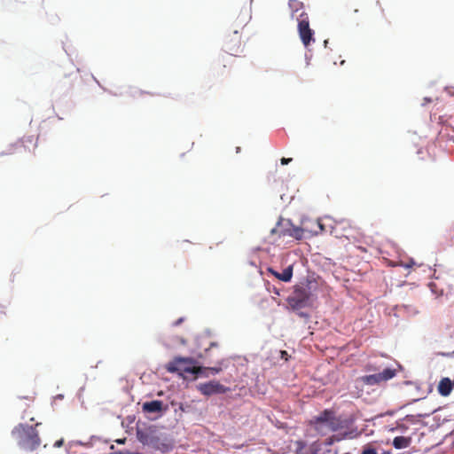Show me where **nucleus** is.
Listing matches in <instances>:
<instances>
[{
    "mask_svg": "<svg viewBox=\"0 0 454 454\" xmlns=\"http://www.w3.org/2000/svg\"><path fill=\"white\" fill-rule=\"evenodd\" d=\"M247 23V15L239 14L237 17L236 23L231 27V31L228 33L223 39V50L231 56L238 57L243 51L244 44L241 40L240 31Z\"/></svg>",
    "mask_w": 454,
    "mask_h": 454,
    "instance_id": "1",
    "label": "nucleus"
},
{
    "mask_svg": "<svg viewBox=\"0 0 454 454\" xmlns=\"http://www.w3.org/2000/svg\"><path fill=\"white\" fill-rule=\"evenodd\" d=\"M12 435L20 448L27 451H34L41 443L38 432L33 426L19 424L12 429Z\"/></svg>",
    "mask_w": 454,
    "mask_h": 454,
    "instance_id": "2",
    "label": "nucleus"
},
{
    "mask_svg": "<svg viewBox=\"0 0 454 454\" xmlns=\"http://www.w3.org/2000/svg\"><path fill=\"white\" fill-rule=\"evenodd\" d=\"M197 364L198 362L194 358L176 356L165 365V368L168 372H176L184 377V374L199 375L202 373L204 368Z\"/></svg>",
    "mask_w": 454,
    "mask_h": 454,
    "instance_id": "3",
    "label": "nucleus"
},
{
    "mask_svg": "<svg viewBox=\"0 0 454 454\" xmlns=\"http://www.w3.org/2000/svg\"><path fill=\"white\" fill-rule=\"evenodd\" d=\"M272 234H277L279 238L292 237L297 240L303 238L304 230L294 226L290 220L281 219L277 226L271 230Z\"/></svg>",
    "mask_w": 454,
    "mask_h": 454,
    "instance_id": "4",
    "label": "nucleus"
},
{
    "mask_svg": "<svg viewBox=\"0 0 454 454\" xmlns=\"http://www.w3.org/2000/svg\"><path fill=\"white\" fill-rule=\"evenodd\" d=\"M310 294L307 286H295L286 301L293 309H301L309 305Z\"/></svg>",
    "mask_w": 454,
    "mask_h": 454,
    "instance_id": "5",
    "label": "nucleus"
},
{
    "mask_svg": "<svg viewBox=\"0 0 454 454\" xmlns=\"http://www.w3.org/2000/svg\"><path fill=\"white\" fill-rule=\"evenodd\" d=\"M309 424L314 427L315 430L318 433H324V430L330 429L332 431L336 429V421L334 412L331 410H325L318 416L314 417Z\"/></svg>",
    "mask_w": 454,
    "mask_h": 454,
    "instance_id": "6",
    "label": "nucleus"
},
{
    "mask_svg": "<svg viewBox=\"0 0 454 454\" xmlns=\"http://www.w3.org/2000/svg\"><path fill=\"white\" fill-rule=\"evenodd\" d=\"M299 36L305 47L314 42V31L309 27V15L302 11L297 18Z\"/></svg>",
    "mask_w": 454,
    "mask_h": 454,
    "instance_id": "7",
    "label": "nucleus"
},
{
    "mask_svg": "<svg viewBox=\"0 0 454 454\" xmlns=\"http://www.w3.org/2000/svg\"><path fill=\"white\" fill-rule=\"evenodd\" d=\"M395 373V369L386 368L381 372L363 376L359 380L365 385L373 386L393 379Z\"/></svg>",
    "mask_w": 454,
    "mask_h": 454,
    "instance_id": "8",
    "label": "nucleus"
},
{
    "mask_svg": "<svg viewBox=\"0 0 454 454\" xmlns=\"http://www.w3.org/2000/svg\"><path fill=\"white\" fill-rule=\"evenodd\" d=\"M199 388L205 395L225 392V387L217 381H209L207 383L201 384Z\"/></svg>",
    "mask_w": 454,
    "mask_h": 454,
    "instance_id": "9",
    "label": "nucleus"
},
{
    "mask_svg": "<svg viewBox=\"0 0 454 454\" xmlns=\"http://www.w3.org/2000/svg\"><path fill=\"white\" fill-rule=\"evenodd\" d=\"M137 439L140 442L145 445H149L153 447L158 448L159 438L154 435L153 433L149 432H137Z\"/></svg>",
    "mask_w": 454,
    "mask_h": 454,
    "instance_id": "10",
    "label": "nucleus"
},
{
    "mask_svg": "<svg viewBox=\"0 0 454 454\" xmlns=\"http://www.w3.org/2000/svg\"><path fill=\"white\" fill-rule=\"evenodd\" d=\"M293 267H294L293 265H289L281 273H279L272 269H270L269 270L278 279L284 281V282H289L293 277Z\"/></svg>",
    "mask_w": 454,
    "mask_h": 454,
    "instance_id": "11",
    "label": "nucleus"
},
{
    "mask_svg": "<svg viewBox=\"0 0 454 454\" xmlns=\"http://www.w3.org/2000/svg\"><path fill=\"white\" fill-rule=\"evenodd\" d=\"M162 401L154 400L152 402H146L143 403L142 409L145 412L155 413L162 411Z\"/></svg>",
    "mask_w": 454,
    "mask_h": 454,
    "instance_id": "12",
    "label": "nucleus"
},
{
    "mask_svg": "<svg viewBox=\"0 0 454 454\" xmlns=\"http://www.w3.org/2000/svg\"><path fill=\"white\" fill-rule=\"evenodd\" d=\"M453 383L449 378H443L440 380L438 385V392L442 396H448L452 390Z\"/></svg>",
    "mask_w": 454,
    "mask_h": 454,
    "instance_id": "13",
    "label": "nucleus"
},
{
    "mask_svg": "<svg viewBox=\"0 0 454 454\" xmlns=\"http://www.w3.org/2000/svg\"><path fill=\"white\" fill-rule=\"evenodd\" d=\"M411 442V437L396 436L393 440V446L397 449H404L410 446Z\"/></svg>",
    "mask_w": 454,
    "mask_h": 454,
    "instance_id": "14",
    "label": "nucleus"
},
{
    "mask_svg": "<svg viewBox=\"0 0 454 454\" xmlns=\"http://www.w3.org/2000/svg\"><path fill=\"white\" fill-rule=\"evenodd\" d=\"M289 9L291 10L292 18L294 17L295 13L301 10H303V3L298 0H289L288 2Z\"/></svg>",
    "mask_w": 454,
    "mask_h": 454,
    "instance_id": "15",
    "label": "nucleus"
},
{
    "mask_svg": "<svg viewBox=\"0 0 454 454\" xmlns=\"http://www.w3.org/2000/svg\"><path fill=\"white\" fill-rule=\"evenodd\" d=\"M203 368H204V370L202 371V373H200V374L205 375V376H207V374L205 373V372H207V371H210L213 373H218L221 371V368H216V367H203Z\"/></svg>",
    "mask_w": 454,
    "mask_h": 454,
    "instance_id": "16",
    "label": "nucleus"
},
{
    "mask_svg": "<svg viewBox=\"0 0 454 454\" xmlns=\"http://www.w3.org/2000/svg\"><path fill=\"white\" fill-rule=\"evenodd\" d=\"M362 454H377V451L373 448H366L363 450Z\"/></svg>",
    "mask_w": 454,
    "mask_h": 454,
    "instance_id": "17",
    "label": "nucleus"
},
{
    "mask_svg": "<svg viewBox=\"0 0 454 454\" xmlns=\"http://www.w3.org/2000/svg\"><path fill=\"white\" fill-rule=\"evenodd\" d=\"M291 161H292V158H282L281 159V164L282 165H286V164H288Z\"/></svg>",
    "mask_w": 454,
    "mask_h": 454,
    "instance_id": "18",
    "label": "nucleus"
},
{
    "mask_svg": "<svg viewBox=\"0 0 454 454\" xmlns=\"http://www.w3.org/2000/svg\"><path fill=\"white\" fill-rule=\"evenodd\" d=\"M63 444V440H59L54 443V447L59 448Z\"/></svg>",
    "mask_w": 454,
    "mask_h": 454,
    "instance_id": "19",
    "label": "nucleus"
},
{
    "mask_svg": "<svg viewBox=\"0 0 454 454\" xmlns=\"http://www.w3.org/2000/svg\"><path fill=\"white\" fill-rule=\"evenodd\" d=\"M70 67H71V69H72V70H74V67H73V65H72V64H70ZM73 73H74V71L70 72L68 74H67L66 73H63L62 74H63V76H65V77H66V76H69V75H71Z\"/></svg>",
    "mask_w": 454,
    "mask_h": 454,
    "instance_id": "20",
    "label": "nucleus"
},
{
    "mask_svg": "<svg viewBox=\"0 0 454 454\" xmlns=\"http://www.w3.org/2000/svg\"><path fill=\"white\" fill-rule=\"evenodd\" d=\"M183 320H184V318H183V317H181V318L177 319V320L173 324V325L176 326V325H180V324L183 322Z\"/></svg>",
    "mask_w": 454,
    "mask_h": 454,
    "instance_id": "21",
    "label": "nucleus"
},
{
    "mask_svg": "<svg viewBox=\"0 0 454 454\" xmlns=\"http://www.w3.org/2000/svg\"><path fill=\"white\" fill-rule=\"evenodd\" d=\"M178 340L179 342L182 344V345H185L186 344V340L183 337L181 338H178Z\"/></svg>",
    "mask_w": 454,
    "mask_h": 454,
    "instance_id": "22",
    "label": "nucleus"
},
{
    "mask_svg": "<svg viewBox=\"0 0 454 454\" xmlns=\"http://www.w3.org/2000/svg\"><path fill=\"white\" fill-rule=\"evenodd\" d=\"M447 90L450 95L454 96V87L448 88Z\"/></svg>",
    "mask_w": 454,
    "mask_h": 454,
    "instance_id": "23",
    "label": "nucleus"
},
{
    "mask_svg": "<svg viewBox=\"0 0 454 454\" xmlns=\"http://www.w3.org/2000/svg\"><path fill=\"white\" fill-rule=\"evenodd\" d=\"M317 224H318L320 231H324V225L320 222H318Z\"/></svg>",
    "mask_w": 454,
    "mask_h": 454,
    "instance_id": "24",
    "label": "nucleus"
},
{
    "mask_svg": "<svg viewBox=\"0 0 454 454\" xmlns=\"http://www.w3.org/2000/svg\"><path fill=\"white\" fill-rule=\"evenodd\" d=\"M128 454H142V453H139V452H128Z\"/></svg>",
    "mask_w": 454,
    "mask_h": 454,
    "instance_id": "25",
    "label": "nucleus"
},
{
    "mask_svg": "<svg viewBox=\"0 0 454 454\" xmlns=\"http://www.w3.org/2000/svg\"><path fill=\"white\" fill-rule=\"evenodd\" d=\"M240 152V148L237 147V153Z\"/></svg>",
    "mask_w": 454,
    "mask_h": 454,
    "instance_id": "26",
    "label": "nucleus"
}]
</instances>
